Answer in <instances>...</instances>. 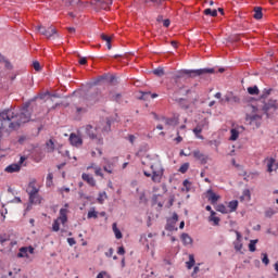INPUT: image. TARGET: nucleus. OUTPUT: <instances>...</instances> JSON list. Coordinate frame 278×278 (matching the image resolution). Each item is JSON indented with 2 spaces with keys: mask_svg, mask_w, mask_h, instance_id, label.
Masks as SVG:
<instances>
[{
  "mask_svg": "<svg viewBox=\"0 0 278 278\" xmlns=\"http://www.w3.org/2000/svg\"><path fill=\"white\" fill-rule=\"evenodd\" d=\"M31 113L27 108L23 109L21 113L14 109H7L0 113V142L3 140L5 131H14L18 129L24 123H29Z\"/></svg>",
  "mask_w": 278,
  "mask_h": 278,
  "instance_id": "nucleus-1",
  "label": "nucleus"
},
{
  "mask_svg": "<svg viewBox=\"0 0 278 278\" xmlns=\"http://www.w3.org/2000/svg\"><path fill=\"white\" fill-rule=\"evenodd\" d=\"M142 170L144 177H150L153 184H162L164 177V165L157 157L147 156L142 162Z\"/></svg>",
  "mask_w": 278,
  "mask_h": 278,
  "instance_id": "nucleus-2",
  "label": "nucleus"
},
{
  "mask_svg": "<svg viewBox=\"0 0 278 278\" xmlns=\"http://www.w3.org/2000/svg\"><path fill=\"white\" fill-rule=\"evenodd\" d=\"M248 110L250 113L245 115V123L250 125L253 129L260 128L262 125V113H260V109L255 105H249Z\"/></svg>",
  "mask_w": 278,
  "mask_h": 278,
  "instance_id": "nucleus-3",
  "label": "nucleus"
},
{
  "mask_svg": "<svg viewBox=\"0 0 278 278\" xmlns=\"http://www.w3.org/2000/svg\"><path fill=\"white\" fill-rule=\"evenodd\" d=\"M214 74V68H202V70H182L180 75H188L189 77H199L201 75Z\"/></svg>",
  "mask_w": 278,
  "mask_h": 278,
  "instance_id": "nucleus-4",
  "label": "nucleus"
},
{
  "mask_svg": "<svg viewBox=\"0 0 278 278\" xmlns=\"http://www.w3.org/2000/svg\"><path fill=\"white\" fill-rule=\"evenodd\" d=\"M203 129H210V122L207 119H202L194 128H193V134L195 138L199 140H204V137L202 134Z\"/></svg>",
  "mask_w": 278,
  "mask_h": 278,
  "instance_id": "nucleus-5",
  "label": "nucleus"
},
{
  "mask_svg": "<svg viewBox=\"0 0 278 278\" xmlns=\"http://www.w3.org/2000/svg\"><path fill=\"white\" fill-rule=\"evenodd\" d=\"M86 134L91 140H96L97 144H103V137H99V128L92 127V125L86 126Z\"/></svg>",
  "mask_w": 278,
  "mask_h": 278,
  "instance_id": "nucleus-6",
  "label": "nucleus"
},
{
  "mask_svg": "<svg viewBox=\"0 0 278 278\" xmlns=\"http://www.w3.org/2000/svg\"><path fill=\"white\" fill-rule=\"evenodd\" d=\"M36 29L41 34V36H46V38H55L58 37V30L55 27L50 26V27H45V26H37Z\"/></svg>",
  "mask_w": 278,
  "mask_h": 278,
  "instance_id": "nucleus-7",
  "label": "nucleus"
},
{
  "mask_svg": "<svg viewBox=\"0 0 278 278\" xmlns=\"http://www.w3.org/2000/svg\"><path fill=\"white\" fill-rule=\"evenodd\" d=\"M92 5L99 8L100 10H110V7L113 3V0H93L91 1Z\"/></svg>",
  "mask_w": 278,
  "mask_h": 278,
  "instance_id": "nucleus-8",
  "label": "nucleus"
},
{
  "mask_svg": "<svg viewBox=\"0 0 278 278\" xmlns=\"http://www.w3.org/2000/svg\"><path fill=\"white\" fill-rule=\"evenodd\" d=\"M265 162L267 164V173H277L278 163L274 157H267Z\"/></svg>",
  "mask_w": 278,
  "mask_h": 278,
  "instance_id": "nucleus-9",
  "label": "nucleus"
},
{
  "mask_svg": "<svg viewBox=\"0 0 278 278\" xmlns=\"http://www.w3.org/2000/svg\"><path fill=\"white\" fill-rule=\"evenodd\" d=\"M70 142L72 147H81L84 144V140L79 135L71 134Z\"/></svg>",
  "mask_w": 278,
  "mask_h": 278,
  "instance_id": "nucleus-10",
  "label": "nucleus"
},
{
  "mask_svg": "<svg viewBox=\"0 0 278 278\" xmlns=\"http://www.w3.org/2000/svg\"><path fill=\"white\" fill-rule=\"evenodd\" d=\"M29 254L34 255V247H23L20 249L17 257H29Z\"/></svg>",
  "mask_w": 278,
  "mask_h": 278,
  "instance_id": "nucleus-11",
  "label": "nucleus"
},
{
  "mask_svg": "<svg viewBox=\"0 0 278 278\" xmlns=\"http://www.w3.org/2000/svg\"><path fill=\"white\" fill-rule=\"evenodd\" d=\"M192 155L195 160H198V162H200V164H207V160H208L207 155L200 152L199 150H194L192 152Z\"/></svg>",
  "mask_w": 278,
  "mask_h": 278,
  "instance_id": "nucleus-12",
  "label": "nucleus"
},
{
  "mask_svg": "<svg viewBox=\"0 0 278 278\" xmlns=\"http://www.w3.org/2000/svg\"><path fill=\"white\" fill-rule=\"evenodd\" d=\"M206 194H207V199L212 205H216V203H218L220 195L216 194L212 189H208L206 191Z\"/></svg>",
  "mask_w": 278,
  "mask_h": 278,
  "instance_id": "nucleus-13",
  "label": "nucleus"
},
{
  "mask_svg": "<svg viewBox=\"0 0 278 278\" xmlns=\"http://www.w3.org/2000/svg\"><path fill=\"white\" fill-rule=\"evenodd\" d=\"M26 192L28 193V197L34 195V194H38V192H40V189H38L36 187V180H31L28 184V188H27Z\"/></svg>",
  "mask_w": 278,
  "mask_h": 278,
  "instance_id": "nucleus-14",
  "label": "nucleus"
},
{
  "mask_svg": "<svg viewBox=\"0 0 278 278\" xmlns=\"http://www.w3.org/2000/svg\"><path fill=\"white\" fill-rule=\"evenodd\" d=\"M81 179L85 180L86 184H88V186H91L92 188L97 186V180H94V177H92L90 174L84 173L81 175Z\"/></svg>",
  "mask_w": 278,
  "mask_h": 278,
  "instance_id": "nucleus-15",
  "label": "nucleus"
},
{
  "mask_svg": "<svg viewBox=\"0 0 278 278\" xmlns=\"http://www.w3.org/2000/svg\"><path fill=\"white\" fill-rule=\"evenodd\" d=\"M104 166H103V170H105V173H109V175H112L114 173V163L111 162L108 159H104Z\"/></svg>",
  "mask_w": 278,
  "mask_h": 278,
  "instance_id": "nucleus-16",
  "label": "nucleus"
},
{
  "mask_svg": "<svg viewBox=\"0 0 278 278\" xmlns=\"http://www.w3.org/2000/svg\"><path fill=\"white\" fill-rule=\"evenodd\" d=\"M68 210L67 208H61L60 210V216L58 218V220H61L62 225H65V223H67L68 220Z\"/></svg>",
  "mask_w": 278,
  "mask_h": 278,
  "instance_id": "nucleus-17",
  "label": "nucleus"
},
{
  "mask_svg": "<svg viewBox=\"0 0 278 278\" xmlns=\"http://www.w3.org/2000/svg\"><path fill=\"white\" fill-rule=\"evenodd\" d=\"M208 223H213L215 227L220 225V217H216V212L212 211L208 217Z\"/></svg>",
  "mask_w": 278,
  "mask_h": 278,
  "instance_id": "nucleus-18",
  "label": "nucleus"
},
{
  "mask_svg": "<svg viewBox=\"0 0 278 278\" xmlns=\"http://www.w3.org/2000/svg\"><path fill=\"white\" fill-rule=\"evenodd\" d=\"M21 170V164H11L5 167V173H18Z\"/></svg>",
  "mask_w": 278,
  "mask_h": 278,
  "instance_id": "nucleus-19",
  "label": "nucleus"
},
{
  "mask_svg": "<svg viewBox=\"0 0 278 278\" xmlns=\"http://www.w3.org/2000/svg\"><path fill=\"white\" fill-rule=\"evenodd\" d=\"M29 203H34L35 205H39V203H42V197H40V194H38V193L29 195Z\"/></svg>",
  "mask_w": 278,
  "mask_h": 278,
  "instance_id": "nucleus-20",
  "label": "nucleus"
},
{
  "mask_svg": "<svg viewBox=\"0 0 278 278\" xmlns=\"http://www.w3.org/2000/svg\"><path fill=\"white\" fill-rule=\"evenodd\" d=\"M181 241L185 244V247H188L189 244H192V237H190V235L184 232L181 235Z\"/></svg>",
  "mask_w": 278,
  "mask_h": 278,
  "instance_id": "nucleus-21",
  "label": "nucleus"
},
{
  "mask_svg": "<svg viewBox=\"0 0 278 278\" xmlns=\"http://www.w3.org/2000/svg\"><path fill=\"white\" fill-rule=\"evenodd\" d=\"M101 39H102L104 42H106V47H108L109 50L112 49V37L105 35V34H102V35H101Z\"/></svg>",
  "mask_w": 278,
  "mask_h": 278,
  "instance_id": "nucleus-22",
  "label": "nucleus"
},
{
  "mask_svg": "<svg viewBox=\"0 0 278 278\" xmlns=\"http://www.w3.org/2000/svg\"><path fill=\"white\" fill-rule=\"evenodd\" d=\"M264 16V14L262 13V8L261 7H256L254 8V18L256 21H261V18Z\"/></svg>",
  "mask_w": 278,
  "mask_h": 278,
  "instance_id": "nucleus-23",
  "label": "nucleus"
},
{
  "mask_svg": "<svg viewBox=\"0 0 278 278\" xmlns=\"http://www.w3.org/2000/svg\"><path fill=\"white\" fill-rule=\"evenodd\" d=\"M47 151L48 153H53L55 151V143L53 142V139H50L47 143Z\"/></svg>",
  "mask_w": 278,
  "mask_h": 278,
  "instance_id": "nucleus-24",
  "label": "nucleus"
},
{
  "mask_svg": "<svg viewBox=\"0 0 278 278\" xmlns=\"http://www.w3.org/2000/svg\"><path fill=\"white\" fill-rule=\"evenodd\" d=\"M239 137H240V132L238 131V129L232 128L230 130V138H229V140L236 141V140H238Z\"/></svg>",
  "mask_w": 278,
  "mask_h": 278,
  "instance_id": "nucleus-25",
  "label": "nucleus"
},
{
  "mask_svg": "<svg viewBox=\"0 0 278 278\" xmlns=\"http://www.w3.org/2000/svg\"><path fill=\"white\" fill-rule=\"evenodd\" d=\"M229 211L228 212H236L238 210V200H232L228 204Z\"/></svg>",
  "mask_w": 278,
  "mask_h": 278,
  "instance_id": "nucleus-26",
  "label": "nucleus"
},
{
  "mask_svg": "<svg viewBox=\"0 0 278 278\" xmlns=\"http://www.w3.org/2000/svg\"><path fill=\"white\" fill-rule=\"evenodd\" d=\"M113 232L115 233V238L117 240H121V238H123V232H121V230L116 226V223L113 224Z\"/></svg>",
  "mask_w": 278,
  "mask_h": 278,
  "instance_id": "nucleus-27",
  "label": "nucleus"
},
{
  "mask_svg": "<svg viewBox=\"0 0 278 278\" xmlns=\"http://www.w3.org/2000/svg\"><path fill=\"white\" fill-rule=\"evenodd\" d=\"M216 212H220V214H229V210H227V206H225V204H218L216 206Z\"/></svg>",
  "mask_w": 278,
  "mask_h": 278,
  "instance_id": "nucleus-28",
  "label": "nucleus"
},
{
  "mask_svg": "<svg viewBox=\"0 0 278 278\" xmlns=\"http://www.w3.org/2000/svg\"><path fill=\"white\" fill-rule=\"evenodd\" d=\"M204 14L206 16H218V11L216 9L212 10V9H205L204 10Z\"/></svg>",
  "mask_w": 278,
  "mask_h": 278,
  "instance_id": "nucleus-29",
  "label": "nucleus"
},
{
  "mask_svg": "<svg viewBox=\"0 0 278 278\" xmlns=\"http://www.w3.org/2000/svg\"><path fill=\"white\" fill-rule=\"evenodd\" d=\"M188 270H191V268L194 266L195 261H194V255L190 254L189 255V261L186 263Z\"/></svg>",
  "mask_w": 278,
  "mask_h": 278,
  "instance_id": "nucleus-30",
  "label": "nucleus"
},
{
  "mask_svg": "<svg viewBox=\"0 0 278 278\" xmlns=\"http://www.w3.org/2000/svg\"><path fill=\"white\" fill-rule=\"evenodd\" d=\"M190 168V163H184L178 172L181 173L182 175H185V173H188V169Z\"/></svg>",
  "mask_w": 278,
  "mask_h": 278,
  "instance_id": "nucleus-31",
  "label": "nucleus"
},
{
  "mask_svg": "<svg viewBox=\"0 0 278 278\" xmlns=\"http://www.w3.org/2000/svg\"><path fill=\"white\" fill-rule=\"evenodd\" d=\"M10 241V236L0 233V244L5 247V243Z\"/></svg>",
  "mask_w": 278,
  "mask_h": 278,
  "instance_id": "nucleus-32",
  "label": "nucleus"
},
{
  "mask_svg": "<svg viewBox=\"0 0 278 278\" xmlns=\"http://www.w3.org/2000/svg\"><path fill=\"white\" fill-rule=\"evenodd\" d=\"M153 75H156V77H164V67L153 70Z\"/></svg>",
  "mask_w": 278,
  "mask_h": 278,
  "instance_id": "nucleus-33",
  "label": "nucleus"
},
{
  "mask_svg": "<svg viewBox=\"0 0 278 278\" xmlns=\"http://www.w3.org/2000/svg\"><path fill=\"white\" fill-rule=\"evenodd\" d=\"M257 242H258L257 239L250 241L249 251H251V253H255V251H256L255 244H257Z\"/></svg>",
  "mask_w": 278,
  "mask_h": 278,
  "instance_id": "nucleus-34",
  "label": "nucleus"
},
{
  "mask_svg": "<svg viewBox=\"0 0 278 278\" xmlns=\"http://www.w3.org/2000/svg\"><path fill=\"white\" fill-rule=\"evenodd\" d=\"M87 218H99V213L94 208H91L87 214Z\"/></svg>",
  "mask_w": 278,
  "mask_h": 278,
  "instance_id": "nucleus-35",
  "label": "nucleus"
},
{
  "mask_svg": "<svg viewBox=\"0 0 278 278\" xmlns=\"http://www.w3.org/2000/svg\"><path fill=\"white\" fill-rule=\"evenodd\" d=\"M248 92L249 94H260V88L257 86L249 87Z\"/></svg>",
  "mask_w": 278,
  "mask_h": 278,
  "instance_id": "nucleus-36",
  "label": "nucleus"
},
{
  "mask_svg": "<svg viewBox=\"0 0 278 278\" xmlns=\"http://www.w3.org/2000/svg\"><path fill=\"white\" fill-rule=\"evenodd\" d=\"M53 231H60V219H55L52 224Z\"/></svg>",
  "mask_w": 278,
  "mask_h": 278,
  "instance_id": "nucleus-37",
  "label": "nucleus"
},
{
  "mask_svg": "<svg viewBox=\"0 0 278 278\" xmlns=\"http://www.w3.org/2000/svg\"><path fill=\"white\" fill-rule=\"evenodd\" d=\"M262 255H263V257H262L263 264H265V266H268V264H270V260L268 258V254L262 253Z\"/></svg>",
  "mask_w": 278,
  "mask_h": 278,
  "instance_id": "nucleus-38",
  "label": "nucleus"
},
{
  "mask_svg": "<svg viewBox=\"0 0 278 278\" xmlns=\"http://www.w3.org/2000/svg\"><path fill=\"white\" fill-rule=\"evenodd\" d=\"M80 0H65L66 5H79Z\"/></svg>",
  "mask_w": 278,
  "mask_h": 278,
  "instance_id": "nucleus-39",
  "label": "nucleus"
},
{
  "mask_svg": "<svg viewBox=\"0 0 278 278\" xmlns=\"http://www.w3.org/2000/svg\"><path fill=\"white\" fill-rule=\"evenodd\" d=\"M265 216H266V218H273V216H275V211L273 208H268L265 212Z\"/></svg>",
  "mask_w": 278,
  "mask_h": 278,
  "instance_id": "nucleus-40",
  "label": "nucleus"
},
{
  "mask_svg": "<svg viewBox=\"0 0 278 278\" xmlns=\"http://www.w3.org/2000/svg\"><path fill=\"white\" fill-rule=\"evenodd\" d=\"M105 199H108V193L102 192V193L99 194L98 201H99L100 203H103V201H104Z\"/></svg>",
  "mask_w": 278,
  "mask_h": 278,
  "instance_id": "nucleus-41",
  "label": "nucleus"
},
{
  "mask_svg": "<svg viewBox=\"0 0 278 278\" xmlns=\"http://www.w3.org/2000/svg\"><path fill=\"white\" fill-rule=\"evenodd\" d=\"M94 175H97L98 177H103V172L101 167H94Z\"/></svg>",
  "mask_w": 278,
  "mask_h": 278,
  "instance_id": "nucleus-42",
  "label": "nucleus"
},
{
  "mask_svg": "<svg viewBox=\"0 0 278 278\" xmlns=\"http://www.w3.org/2000/svg\"><path fill=\"white\" fill-rule=\"evenodd\" d=\"M51 184H53V174H48L47 186H51Z\"/></svg>",
  "mask_w": 278,
  "mask_h": 278,
  "instance_id": "nucleus-43",
  "label": "nucleus"
},
{
  "mask_svg": "<svg viewBox=\"0 0 278 278\" xmlns=\"http://www.w3.org/2000/svg\"><path fill=\"white\" fill-rule=\"evenodd\" d=\"M33 68H35L36 71H40V62L35 61V62L33 63Z\"/></svg>",
  "mask_w": 278,
  "mask_h": 278,
  "instance_id": "nucleus-44",
  "label": "nucleus"
},
{
  "mask_svg": "<svg viewBox=\"0 0 278 278\" xmlns=\"http://www.w3.org/2000/svg\"><path fill=\"white\" fill-rule=\"evenodd\" d=\"M106 257H112L114 255V249L110 248L108 252H105Z\"/></svg>",
  "mask_w": 278,
  "mask_h": 278,
  "instance_id": "nucleus-45",
  "label": "nucleus"
},
{
  "mask_svg": "<svg viewBox=\"0 0 278 278\" xmlns=\"http://www.w3.org/2000/svg\"><path fill=\"white\" fill-rule=\"evenodd\" d=\"M110 127H111L110 121L105 122V127L102 128V131H110Z\"/></svg>",
  "mask_w": 278,
  "mask_h": 278,
  "instance_id": "nucleus-46",
  "label": "nucleus"
},
{
  "mask_svg": "<svg viewBox=\"0 0 278 278\" xmlns=\"http://www.w3.org/2000/svg\"><path fill=\"white\" fill-rule=\"evenodd\" d=\"M128 140H129L130 144H134V142H136V136L129 135Z\"/></svg>",
  "mask_w": 278,
  "mask_h": 278,
  "instance_id": "nucleus-47",
  "label": "nucleus"
},
{
  "mask_svg": "<svg viewBox=\"0 0 278 278\" xmlns=\"http://www.w3.org/2000/svg\"><path fill=\"white\" fill-rule=\"evenodd\" d=\"M117 254L118 255H125V248L124 247H119L117 250Z\"/></svg>",
  "mask_w": 278,
  "mask_h": 278,
  "instance_id": "nucleus-48",
  "label": "nucleus"
},
{
  "mask_svg": "<svg viewBox=\"0 0 278 278\" xmlns=\"http://www.w3.org/2000/svg\"><path fill=\"white\" fill-rule=\"evenodd\" d=\"M67 242H68L70 247H74V244H76V241L74 238H67Z\"/></svg>",
  "mask_w": 278,
  "mask_h": 278,
  "instance_id": "nucleus-49",
  "label": "nucleus"
},
{
  "mask_svg": "<svg viewBox=\"0 0 278 278\" xmlns=\"http://www.w3.org/2000/svg\"><path fill=\"white\" fill-rule=\"evenodd\" d=\"M2 62L5 64V68H12V63H10V61L4 59V61H2Z\"/></svg>",
  "mask_w": 278,
  "mask_h": 278,
  "instance_id": "nucleus-50",
  "label": "nucleus"
},
{
  "mask_svg": "<svg viewBox=\"0 0 278 278\" xmlns=\"http://www.w3.org/2000/svg\"><path fill=\"white\" fill-rule=\"evenodd\" d=\"M78 62H79V64H81V65L88 64V60H87L86 58H80Z\"/></svg>",
  "mask_w": 278,
  "mask_h": 278,
  "instance_id": "nucleus-51",
  "label": "nucleus"
},
{
  "mask_svg": "<svg viewBox=\"0 0 278 278\" xmlns=\"http://www.w3.org/2000/svg\"><path fill=\"white\" fill-rule=\"evenodd\" d=\"M165 125H175V119H173V118L166 119Z\"/></svg>",
  "mask_w": 278,
  "mask_h": 278,
  "instance_id": "nucleus-52",
  "label": "nucleus"
},
{
  "mask_svg": "<svg viewBox=\"0 0 278 278\" xmlns=\"http://www.w3.org/2000/svg\"><path fill=\"white\" fill-rule=\"evenodd\" d=\"M0 214H1L2 218L5 219V214H8V208H2L0 211Z\"/></svg>",
  "mask_w": 278,
  "mask_h": 278,
  "instance_id": "nucleus-53",
  "label": "nucleus"
},
{
  "mask_svg": "<svg viewBox=\"0 0 278 278\" xmlns=\"http://www.w3.org/2000/svg\"><path fill=\"white\" fill-rule=\"evenodd\" d=\"M163 26L164 27H170V20H164L163 21Z\"/></svg>",
  "mask_w": 278,
  "mask_h": 278,
  "instance_id": "nucleus-54",
  "label": "nucleus"
},
{
  "mask_svg": "<svg viewBox=\"0 0 278 278\" xmlns=\"http://www.w3.org/2000/svg\"><path fill=\"white\" fill-rule=\"evenodd\" d=\"M16 244V241H11L10 243H9V247H7V249L9 250V251H12V247H14Z\"/></svg>",
  "mask_w": 278,
  "mask_h": 278,
  "instance_id": "nucleus-55",
  "label": "nucleus"
},
{
  "mask_svg": "<svg viewBox=\"0 0 278 278\" xmlns=\"http://www.w3.org/2000/svg\"><path fill=\"white\" fill-rule=\"evenodd\" d=\"M174 223H177V220H179V215H177V213H174L172 216Z\"/></svg>",
  "mask_w": 278,
  "mask_h": 278,
  "instance_id": "nucleus-56",
  "label": "nucleus"
},
{
  "mask_svg": "<svg viewBox=\"0 0 278 278\" xmlns=\"http://www.w3.org/2000/svg\"><path fill=\"white\" fill-rule=\"evenodd\" d=\"M105 275H108V273L101 271L98 274L97 278H105Z\"/></svg>",
  "mask_w": 278,
  "mask_h": 278,
  "instance_id": "nucleus-57",
  "label": "nucleus"
},
{
  "mask_svg": "<svg viewBox=\"0 0 278 278\" xmlns=\"http://www.w3.org/2000/svg\"><path fill=\"white\" fill-rule=\"evenodd\" d=\"M199 270H200L199 266H195L193 268V273L191 274V277H194V275H197V273H199Z\"/></svg>",
  "mask_w": 278,
  "mask_h": 278,
  "instance_id": "nucleus-58",
  "label": "nucleus"
},
{
  "mask_svg": "<svg viewBox=\"0 0 278 278\" xmlns=\"http://www.w3.org/2000/svg\"><path fill=\"white\" fill-rule=\"evenodd\" d=\"M271 90L270 89H265L264 93H263V98L264 97H268V94H270Z\"/></svg>",
  "mask_w": 278,
  "mask_h": 278,
  "instance_id": "nucleus-59",
  "label": "nucleus"
},
{
  "mask_svg": "<svg viewBox=\"0 0 278 278\" xmlns=\"http://www.w3.org/2000/svg\"><path fill=\"white\" fill-rule=\"evenodd\" d=\"M62 192H71V188H68V187H63V188H61V193Z\"/></svg>",
  "mask_w": 278,
  "mask_h": 278,
  "instance_id": "nucleus-60",
  "label": "nucleus"
},
{
  "mask_svg": "<svg viewBox=\"0 0 278 278\" xmlns=\"http://www.w3.org/2000/svg\"><path fill=\"white\" fill-rule=\"evenodd\" d=\"M222 97H223V93L220 92L215 93V99H222Z\"/></svg>",
  "mask_w": 278,
  "mask_h": 278,
  "instance_id": "nucleus-61",
  "label": "nucleus"
},
{
  "mask_svg": "<svg viewBox=\"0 0 278 278\" xmlns=\"http://www.w3.org/2000/svg\"><path fill=\"white\" fill-rule=\"evenodd\" d=\"M25 160H26L25 156H21L20 162L17 164H20V166H21V164H23V162H25Z\"/></svg>",
  "mask_w": 278,
  "mask_h": 278,
  "instance_id": "nucleus-62",
  "label": "nucleus"
},
{
  "mask_svg": "<svg viewBox=\"0 0 278 278\" xmlns=\"http://www.w3.org/2000/svg\"><path fill=\"white\" fill-rule=\"evenodd\" d=\"M12 203H21V198H14V200L12 201Z\"/></svg>",
  "mask_w": 278,
  "mask_h": 278,
  "instance_id": "nucleus-63",
  "label": "nucleus"
},
{
  "mask_svg": "<svg viewBox=\"0 0 278 278\" xmlns=\"http://www.w3.org/2000/svg\"><path fill=\"white\" fill-rule=\"evenodd\" d=\"M275 271L278 273V261L275 263Z\"/></svg>",
  "mask_w": 278,
  "mask_h": 278,
  "instance_id": "nucleus-64",
  "label": "nucleus"
}]
</instances>
